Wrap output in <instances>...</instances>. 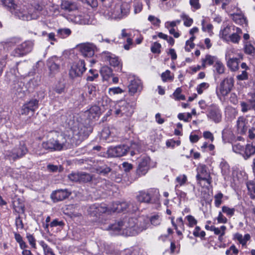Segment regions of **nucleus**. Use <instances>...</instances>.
I'll list each match as a JSON object with an SVG mask.
<instances>
[{
	"mask_svg": "<svg viewBox=\"0 0 255 255\" xmlns=\"http://www.w3.org/2000/svg\"><path fill=\"white\" fill-rule=\"evenodd\" d=\"M70 194L67 189H59L53 192L51 198L54 202H58L68 198Z\"/></svg>",
	"mask_w": 255,
	"mask_h": 255,
	"instance_id": "obj_24",
	"label": "nucleus"
},
{
	"mask_svg": "<svg viewBox=\"0 0 255 255\" xmlns=\"http://www.w3.org/2000/svg\"><path fill=\"white\" fill-rule=\"evenodd\" d=\"M244 49L245 53L248 54L254 55L255 53V49L254 47L251 44H246Z\"/></svg>",
	"mask_w": 255,
	"mask_h": 255,
	"instance_id": "obj_55",
	"label": "nucleus"
},
{
	"mask_svg": "<svg viewBox=\"0 0 255 255\" xmlns=\"http://www.w3.org/2000/svg\"><path fill=\"white\" fill-rule=\"evenodd\" d=\"M161 44L159 43H157L156 42H154L151 47V51L153 53H160V48H161Z\"/></svg>",
	"mask_w": 255,
	"mask_h": 255,
	"instance_id": "obj_59",
	"label": "nucleus"
},
{
	"mask_svg": "<svg viewBox=\"0 0 255 255\" xmlns=\"http://www.w3.org/2000/svg\"><path fill=\"white\" fill-rule=\"evenodd\" d=\"M137 210H138L137 205L133 201L117 202L113 203L110 207H107V213L110 214L114 212H133Z\"/></svg>",
	"mask_w": 255,
	"mask_h": 255,
	"instance_id": "obj_5",
	"label": "nucleus"
},
{
	"mask_svg": "<svg viewBox=\"0 0 255 255\" xmlns=\"http://www.w3.org/2000/svg\"><path fill=\"white\" fill-rule=\"evenodd\" d=\"M241 111L243 113H246L250 110L255 111V96H252L251 99L247 100V102L241 103Z\"/></svg>",
	"mask_w": 255,
	"mask_h": 255,
	"instance_id": "obj_26",
	"label": "nucleus"
},
{
	"mask_svg": "<svg viewBox=\"0 0 255 255\" xmlns=\"http://www.w3.org/2000/svg\"><path fill=\"white\" fill-rule=\"evenodd\" d=\"M26 238L30 245L33 248H36V240L33 236L29 233L26 234Z\"/></svg>",
	"mask_w": 255,
	"mask_h": 255,
	"instance_id": "obj_60",
	"label": "nucleus"
},
{
	"mask_svg": "<svg viewBox=\"0 0 255 255\" xmlns=\"http://www.w3.org/2000/svg\"><path fill=\"white\" fill-rule=\"evenodd\" d=\"M248 190L252 199L255 198V183L252 181H249L247 183Z\"/></svg>",
	"mask_w": 255,
	"mask_h": 255,
	"instance_id": "obj_40",
	"label": "nucleus"
},
{
	"mask_svg": "<svg viewBox=\"0 0 255 255\" xmlns=\"http://www.w3.org/2000/svg\"><path fill=\"white\" fill-rule=\"evenodd\" d=\"M150 221L152 225L157 226L160 224L161 218L158 215H154L150 218Z\"/></svg>",
	"mask_w": 255,
	"mask_h": 255,
	"instance_id": "obj_64",
	"label": "nucleus"
},
{
	"mask_svg": "<svg viewBox=\"0 0 255 255\" xmlns=\"http://www.w3.org/2000/svg\"><path fill=\"white\" fill-rule=\"evenodd\" d=\"M224 195L221 192H219L214 196V204L216 207L219 208L222 204V199L224 198Z\"/></svg>",
	"mask_w": 255,
	"mask_h": 255,
	"instance_id": "obj_42",
	"label": "nucleus"
},
{
	"mask_svg": "<svg viewBox=\"0 0 255 255\" xmlns=\"http://www.w3.org/2000/svg\"><path fill=\"white\" fill-rule=\"evenodd\" d=\"M209 87V84L208 83L203 82L197 86L196 90L198 94H201L203 92L207 89Z\"/></svg>",
	"mask_w": 255,
	"mask_h": 255,
	"instance_id": "obj_51",
	"label": "nucleus"
},
{
	"mask_svg": "<svg viewBox=\"0 0 255 255\" xmlns=\"http://www.w3.org/2000/svg\"><path fill=\"white\" fill-rule=\"evenodd\" d=\"M80 180L79 182H87L90 181L92 179V176L88 173L85 172L80 173Z\"/></svg>",
	"mask_w": 255,
	"mask_h": 255,
	"instance_id": "obj_48",
	"label": "nucleus"
},
{
	"mask_svg": "<svg viewBox=\"0 0 255 255\" xmlns=\"http://www.w3.org/2000/svg\"><path fill=\"white\" fill-rule=\"evenodd\" d=\"M159 192L157 189H150L147 191H141L136 196V199L139 202L146 203H156L159 199Z\"/></svg>",
	"mask_w": 255,
	"mask_h": 255,
	"instance_id": "obj_7",
	"label": "nucleus"
},
{
	"mask_svg": "<svg viewBox=\"0 0 255 255\" xmlns=\"http://www.w3.org/2000/svg\"><path fill=\"white\" fill-rule=\"evenodd\" d=\"M226 59H237V58H243V55L239 52L238 49H235L233 47H229L227 48L226 54Z\"/></svg>",
	"mask_w": 255,
	"mask_h": 255,
	"instance_id": "obj_28",
	"label": "nucleus"
},
{
	"mask_svg": "<svg viewBox=\"0 0 255 255\" xmlns=\"http://www.w3.org/2000/svg\"><path fill=\"white\" fill-rule=\"evenodd\" d=\"M96 46L93 43H87L81 44L79 49L82 54L85 57H91L94 55Z\"/></svg>",
	"mask_w": 255,
	"mask_h": 255,
	"instance_id": "obj_18",
	"label": "nucleus"
},
{
	"mask_svg": "<svg viewBox=\"0 0 255 255\" xmlns=\"http://www.w3.org/2000/svg\"><path fill=\"white\" fill-rule=\"evenodd\" d=\"M47 66L49 71V75L53 76L59 72V60L56 57H51L47 60Z\"/></svg>",
	"mask_w": 255,
	"mask_h": 255,
	"instance_id": "obj_19",
	"label": "nucleus"
},
{
	"mask_svg": "<svg viewBox=\"0 0 255 255\" xmlns=\"http://www.w3.org/2000/svg\"><path fill=\"white\" fill-rule=\"evenodd\" d=\"M234 79L232 77H227L222 81L219 90L222 96H227L230 92L234 86Z\"/></svg>",
	"mask_w": 255,
	"mask_h": 255,
	"instance_id": "obj_14",
	"label": "nucleus"
},
{
	"mask_svg": "<svg viewBox=\"0 0 255 255\" xmlns=\"http://www.w3.org/2000/svg\"><path fill=\"white\" fill-rule=\"evenodd\" d=\"M232 131L230 128H224L222 132V139L224 142H226L231 135Z\"/></svg>",
	"mask_w": 255,
	"mask_h": 255,
	"instance_id": "obj_52",
	"label": "nucleus"
},
{
	"mask_svg": "<svg viewBox=\"0 0 255 255\" xmlns=\"http://www.w3.org/2000/svg\"><path fill=\"white\" fill-rule=\"evenodd\" d=\"M181 17L184 20V25L187 27L190 26L193 23V19L188 17V15L183 13Z\"/></svg>",
	"mask_w": 255,
	"mask_h": 255,
	"instance_id": "obj_58",
	"label": "nucleus"
},
{
	"mask_svg": "<svg viewBox=\"0 0 255 255\" xmlns=\"http://www.w3.org/2000/svg\"><path fill=\"white\" fill-rule=\"evenodd\" d=\"M214 71L219 74H223L225 72V66L219 59L214 65Z\"/></svg>",
	"mask_w": 255,
	"mask_h": 255,
	"instance_id": "obj_38",
	"label": "nucleus"
},
{
	"mask_svg": "<svg viewBox=\"0 0 255 255\" xmlns=\"http://www.w3.org/2000/svg\"><path fill=\"white\" fill-rule=\"evenodd\" d=\"M129 147L128 145L123 144L111 147L108 148L107 152L110 157H121L125 155Z\"/></svg>",
	"mask_w": 255,
	"mask_h": 255,
	"instance_id": "obj_12",
	"label": "nucleus"
},
{
	"mask_svg": "<svg viewBox=\"0 0 255 255\" xmlns=\"http://www.w3.org/2000/svg\"><path fill=\"white\" fill-rule=\"evenodd\" d=\"M115 129L114 128H110L109 127H105L101 132V137L103 139L107 140L108 142H110L113 141V139H111L110 138L114 137L115 134L114 131Z\"/></svg>",
	"mask_w": 255,
	"mask_h": 255,
	"instance_id": "obj_29",
	"label": "nucleus"
},
{
	"mask_svg": "<svg viewBox=\"0 0 255 255\" xmlns=\"http://www.w3.org/2000/svg\"><path fill=\"white\" fill-rule=\"evenodd\" d=\"M87 211L91 216H98L102 213H107V207L105 204L100 205L94 204L88 207Z\"/></svg>",
	"mask_w": 255,
	"mask_h": 255,
	"instance_id": "obj_21",
	"label": "nucleus"
},
{
	"mask_svg": "<svg viewBox=\"0 0 255 255\" xmlns=\"http://www.w3.org/2000/svg\"><path fill=\"white\" fill-rule=\"evenodd\" d=\"M123 92L124 91L119 87L110 88L108 90V93L110 96L122 94Z\"/></svg>",
	"mask_w": 255,
	"mask_h": 255,
	"instance_id": "obj_54",
	"label": "nucleus"
},
{
	"mask_svg": "<svg viewBox=\"0 0 255 255\" xmlns=\"http://www.w3.org/2000/svg\"><path fill=\"white\" fill-rule=\"evenodd\" d=\"M60 7L66 12H71L78 9V5L76 1L72 0H61Z\"/></svg>",
	"mask_w": 255,
	"mask_h": 255,
	"instance_id": "obj_20",
	"label": "nucleus"
},
{
	"mask_svg": "<svg viewBox=\"0 0 255 255\" xmlns=\"http://www.w3.org/2000/svg\"><path fill=\"white\" fill-rule=\"evenodd\" d=\"M101 184L100 186L102 187V188L106 190H111V187L113 186L112 183L108 180L105 179H101Z\"/></svg>",
	"mask_w": 255,
	"mask_h": 255,
	"instance_id": "obj_56",
	"label": "nucleus"
},
{
	"mask_svg": "<svg viewBox=\"0 0 255 255\" xmlns=\"http://www.w3.org/2000/svg\"><path fill=\"white\" fill-rule=\"evenodd\" d=\"M182 90L180 88H177L173 94V96L175 100H184L185 96L181 94Z\"/></svg>",
	"mask_w": 255,
	"mask_h": 255,
	"instance_id": "obj_46",
	"label": "nucleus"
},
{
	"mask_svg": "<svg viewBox=\"0 0 255 255\" xmlns=\"http://www.w3.org/2000/svg\"><path fill=\"white\" fill-rule=\"evenodd\" d=\"M185 220L187 221V225L189 227H193L195 225H196L197 223V221L195 219V218L192 215H187L185 217Z\"/></svg>",
	"mask_w": 255,
	"mask_h": 255,
	"instance_id": "obj_50",
	"label": "nucleus"
},
{
	"mask_svg": "<svg viewBox=\"0 0 255 255\" xmlns=\"http://www.w3.org/2000/svg\"><path fill=\"white\" fill-rule=\"evenodd\" d=\"M27 152V149L25 146L22 145L13 149L6 155L15 160L17 158L21 157Z\"/></svg>",
	"mask_w": 255,
	"mask_h": 255,
	"instance_id": "obj_25",
	"label": "nucleus"
},
{
	"mask_svg": "<svg viewBox=\"0 0 255 255\" xmlns=\"http://www.w3.org/2000/svg\"><path fill=\"white\" fill-rule=\"evenodd\" d=\"M101 114V111L100 108L97 105L91 106L85 112V116L87 117L89 122L93 120H98Z\"/></svg>",
	"mask_w": 255,
	"mask_h": 255,
	"instance_id": "obj_22",
	"label": "nucleus"
},
{
	"mask_svg": "<svg viewBox=\"0 0 255 255\" xmlns=\"http://www.w3.org/2000/svg\"><path fill=\"white\" fill-rule=\"evenodd\" d=\"M102 60L106 62H108L109 64L113 67H120L121 61L118 57L115 54L108 51H104L101 54Z\"/></svg>",
	"mask_w": 255,
	"mask_h": 255,
	"instance_id": "obj_15",
	"label": "nucleus"
},
{
	"mask_svg": "<svg viewBox=\"0 0 255 255\" xmlns=\"http://www.w3.org/2000/svg\"><path fill=\"white\" fill-rule=\"evenodd\" d=\"M71 34V30L68 28L59 29L57 35L61 38H65Z\"/></svg>",
	"mask_w": 255,
	"mask_h": 255,
	"instance_id": "obj_39",
	"label": "nucleus"
},
{
	"mask_svg": "<svg viewBox=\"0 0 255 255\" xmlns=\"http://www.w3.org/2000/svg\"><path fill=\"white\" fill-rule=\"evenodd\" d=\"M226 230V227L225 226H222L220 228L215 227L213 232H214V234L216 235L221 234V236H224L225 235Z\"/></svg>",
	"mask_w": 255,
	"mask_h": 255,
	"instance_id": "obj_62",
	"label": "nucleus"
},
{
	"mask_svg": "<svg viewBox=\"0 0 255 255\" xmlns=\"http://www.w3.org/2000/svg\"><path fill=\"white\" fill-rule=\"evenodd\" d=\"M241 58L226 59L227 61V66L233 71H235L239 69V64L240 60Z\"/></svg>",
	"mask_w": 255,
	"mask_h": 255,
	"instance_id": "obj_33",
	"label": "nucleus"
},
{
	"mask_svg": "<svg viewBox=\"0 0 255 255\" xmlns=\"http://www.w3.org/2000/svg\"><path fill=\"white\" fill-rule=\"evenodd\" d=\"M235 26L228 25L221 29L220 31V36L224 40L226 41L233 31H235Z\"/></svg>",
	"mask_w": 255,
	"mask_h": 255,
	"instance_id": "obj_30",
	"label": "nucleus"
},
{
	"mask_svg": "<svg viewBox=\"0 0 255 255\" xmlns=\"http://www.w3.org/2000/svg\"><path fill=\"white\" fill-rule=\"evenodd\" d=\"M53 138L50 139L46 142H43L42 144L43 148L45 149L53 150L54 149H58L59 147L54 146L52 142Z\"/></svg>",
	"mask_w": 255,
	"mask_h": 255,
	"instance_id": "obj_45",
	"label": "nucleus"
},
{
	"mask_svg": "<svg viewBox=\"0 0 255 255\" xmlns=\"http://www.w3.org/2000/svg\"><path fill=\"white\" fill-rule=\"evenodd\" d=\"M85 70V61L83 60H79L72 64L69 70V76L71 78L80 77Z\"/></svg>",
	"mask_w": 255,
	"mask_h": 255,
	"instance_id": "obj_10",
	"label": "nucleus"
},
{
	"mask_svg": "<svg viewBox=\"0 0 255 255\" xmlns=\"http://www.w3.org/2000/svg\"><path fill=\"white\" fill-rule=\"evenodd\" d=\"M208 118L216 123L221 122L222 119V113L219 108L216 105H212L207 115Z\"/></svg>",
	"mask_w": 255,
	"mask_h": 255,
	"instance_id": "obj_17",
	"label": "nucleus"
},
{
	"mask_svg": "<svg viewBox=\"0 0 255 255\" xmlns=\"http://www.w3.org/2000/svg\"><path fill=\"white\" fill-rule=\"evenodd\" d=\"M150 161V158L147 156H143L142 157L140 160L139 161L138 165L148 169V164Z\"/></svg>",
	"mask_w": 255,
	"mask_h": 255,
	"instance_id": "obj_49",
	"label": "nucleus"
},
{
	"mask_svg": "<svg viewBox=\"0 0 255 255\" xmlns=\"http://www.w3.org/2000/svg\"><path fill=\"white\" fill-rule=\"evenodd\" d=\"M161 78L164 82L168 80L172 81L173 80V77L170 76V71L169 70H166L165 72H163L161 74Z\"/></svg>",
	"mask_w": 255,
	"mask_h": 255,
	"instance_id": "obj_61",
	"label": "nucleus"
},
{
	"mask_svg": "<svg viewBox=\"0 0 255 255\" xmlns=\"http://www.w3.org/2000/svg\"><path fill=\"white\" fill-rule=\"evenodd\" d=\"M113 112L117 117L128 118L132 115L133 108L127 101L120 100L115 104Z\"/></svg>",
	"mask_w": 255,
	"mask_h": 255,
	"instance_id": "obj_6",
	"label": "nucleus"
},
{
	"mask_svg": "<svg viewBox=\"0 0 255 255\" xmlns=\"http://www.w3.org/2000/svg\"><path fill=\"white\" fill-rule=\"evenodd\" d=\"M33 43L30 41H26L15 48L12 54L15 57L21 56L30 52L33 48Z\"/></svg>",
	"mask_w": 255,
	"mask_h": 255,
	"instance_id": "obj_11",
	"label": "nucleus"
},
{
	"mask_svg": "<svg viewBox=\"0 0 255 255\" xmlns=\"http://www.w3.org/2000/svg\"><path fill=\"white\" fill-rule=\"evenodd\" d=\"M232 19L237 24L243 25L247 24V21L244 15L241 13H233L231 14Z\"/></svg>",
	"mask_w": 255,
	"mask_h": 255,
	"instance_id": "obj_32",
	"label": "nucleus"
},
{
	"mask_svg": "<svg viewBox=\"0 0 255 255\" xmlns=\"http://www.w3.org/2000/svg\"><path fill=\"white\" fill-rule=\"evenodd\" d=\"M39 244L43 248L44 255H55L52 250L44 241L39 242Z\"/></svg>",
	"mask_w": 255,
	"mask_h": 255,
	"instance_id": "obj_41",
	"label": "nucleus"
},
{
	"mask_svg": "<svg viewBox=\"0 0 255 255\" xmlns=\"http://www.w3.org/2000/svg\"><path fill=\"white\" fill-rule=\"evenodd\" d=\"M100 72L103 78L106 80H108V79L113 75V71L108 66L102 67L101 69Z\"/></svg>",
	"mask_w": 255,
	"mask_h": 255,
	"instance_id": "obj_34",
	"label": "nucleus"
},
{
	"mask_svg": "<svg viewBox=\"0 0 255 255\" xmlns=\"http://www.w3.org/2000/svg\"><path fill=\"white\" fill-rule=\"evenodd\" d=\"M235 238L242 246H245L247 242L250 240L251 236L248 234L245 235L244 236L240 234H237L235 235Z\"/></svg>",
	"mask_w": 255,
	"mask_h": 255,
	"instance_id": "obj_37",
	"label": "nucleus"
},
{
	"mask_svg": "<svg viewBox=\"0 0 255 255\" xmlns=\"http://www.w3.org/2000/svg\"><path fill=\"white\" fill-rule=\"evenodd\" d=\"M66 18L69 21L81 25H95L97 23V20L93 16L83 12H80L77 15L68 14Z\"/></svg>",
	"mask_w": 255,
	"mask_h": 255,
	"instance_id": "obj_8",
	"label": "nucleus"
},
{
	"mask_svg": "<svg viewBox=\"0 0 255 255\" xmlns=\"http://www.w3.org/2000/svg\"><path fill=\"white\" fill-rule=\"evenodd\" d=\"M249 128V121L244 117H240L238 118L236 126V132L239 134H244Z\"/></svg>",
	"mask_w": 255,
	"mask_h": 255,
	"instance_id": "obj_16",
	"label": "nucleus"
},
{
	"mask_svg": "<svg viewBox=\"0 0 255 255\" xmlns=\"http://www.w3.org/2000/svg\"><path fill=\"white\" fill-rule=\"evenodd\" d=\"M38 108V101L36 99L31 100L22 106L21 113L22 114L28 115L31 112L32 115H33Z\"/></svg>",
	"mask_w": 255,
	"mask_h": 255,
	"instance_id": "obj_23",
	"label": "nucleus"
},
{
	"mask_svg": "<svg viewBox=\"0 0 255 255\" xmlns=\"http://www.w3.org/2000/svg\"><path fill=\"white\" fill-rule=\"evenodd\" d=\"M187 181V176L185 174H180L175 178V189L177 187L183 186Z\"/></svg>",
	"mask_w": 255,
	"mask_h": 255,
	"instance_id": "obj_36",
	"label": "nucleus"
},
{
	"mask_svg": "<svg viewBox=\"0 0 255 255\" xmlns=\"http://www.w3.org/2000/svg\"><path fill=\"white\" fill-rule=\"evenodd\" d=\"M193 235L196 237L203 238L205 237L206 234L204 231H201L199 227L196 226L193 231Z\"/></svg>",
	"mask_w": 255,
	"mask_h": 255,
	"instance_id": "obj_57",
	"label": "nucleus"
},
{
	"mask_svg": "<svg viewBox=\"0 0 255 255\" xmlns=\"http://www.w3.org/2000/svg\"><path fill=\"white\" fill-rule=\"evenodd\" d=\"M54 90L58 94H61L64 92L65 84L63 83H58L55 87Z\"/></svg>",
	"mask_w": 255,
	"mask_h": 255,
	"instance_id": "obj_63",
	"label": "nucleus"
},
{
	"mask_svg": "<svg viewBox=\"0 0 255 255\" xmlns=\"http://www.w3.org/2000/svg\"><path fill=\"white\" fill-rule=\"evenodd\" d=\"M241 39V36L237 33H234V31L230 35V36L225 41L232 42L234 43H238Z\"/></svg>",
	"mask_w": 255,
	"mask_h": 255,
	"instance_id": "obj_44",
	"label": "nucleus"
},
{
	"mask_svg": "<svg viewBox=\"0 0 255 255\" xmlns=\"http://www.w3.org/2000/svg\"><path fill=\"white\" fill-rule=\"evenodd\" d=\"M218 58L214 56L206 55L204 58L202 59V68L204 69L206 66L214 65Z\"/></svg>",
	"mask_w": 255,
	"mask_h": 255,
	"instance_id": "obj_31",
	"label": "nucleus"
},
{
	"mask_svg": "<svg viewBox=\"0 0 255 255\" xmlns=\"http://www.w3.org/2000/svg\"><path fill=\"white\" fill-rule=\"evenodd\" d=\"M114 0H100V4L106 8L105 11L110 9L112 7V5L113 3Z\"/></svg>",
	"mask_w": 255,
	"mask_h": 255,
	"instance_id": "obj_53",
	"label": "nucleus"
},
{
	"mask_svg": "<svg viewBox=\"0 0 255 255\" xmlns=\"http://www.w3.org/2000/svg\"><path fill=\"white\" fill-rule=\"evenodd\" d=\"M196 178L198 180L205 181L208 184L211 183V178L208 167L204 164H199L197 168Z\"/></svg>",
	"mask_w": 255,
	"mask_h": 255,
	"instance_id": "obj_13",
	"label": "nucleus"
},
{
	"mask_svg": "<svg viewBox=\"0 0 255 255\" xmlns=\"http://www.w3.org/2000/svg\"><path fill=\"white\" fill-rule=\"evenodd\" d=\"M235 211L234 208H230L227 206H223L222 207V212L229 217H231L234 215Z\"/></svg>",
	"mask_w": 255,
	"mask_h": 255,
	"instance_id": "obj_43",
	"label": "nucleus"
},
{
	"mask_svg": "<svg viewBox=\"0 0 255 255\" xmlns=\"http://www.w3.org/2000/svg\"><path fill=\"white\" fill-rule=\"evenodd\" d=\"M232 150L236 153L242 155L245 160H247L255 154V145L252 143H247L245 146L240 143H235L232 144Z\"/></svg>",
	"mask_w": 255,
	"mask_h": 255,
	"instance_id": "obj_9",
	"label": "nucleus"
},
{
	"mask_svg": "<svg viewBox=\"0 0 255 255\" xmlns=\"http://www.w3.org/2000/svg\"><path fill=\"white\" fill-rule=\"evenodd\" d=\"M148 222L147 218L137 219L126 217L110 225L108 230L112 235L135 236L148 228Z\"/></svg>",
	"mask_w": 255,
	"mask_h": 255,
	"instance_id": "obj_2",
	"label": "nucleus"
},
{
	"mask_svg": "<svg viewBox=\"0 0 255 255\" xmlns=\"http://www.w3.org/2000/svg\"><path fill=\"white\" fill-rule=\"evenodd\" d=\"M111 168L106 165L99 166L96 168L98 173L103 175H106L111 171Z\"/></svg>",
	"mask_w": 255,
	"mask_h": 255,
	"instance_id": "obj_47",
	"label": "nucleus"
},
{
	"mask_svg": "<svg viewBox=\"0 0 255 255\" xmlns=\"http://www.w3.org/2000/svg\"><path fill=\"white\" fill-rule=\"evenodd\" d=\"M68 128L70 129L68 135L60 134L57 139L53 138V143L58 149L54 150H60L69 148L71 145L78 144L86 138L92 131V127L89 125L88 128L81 124L78 123L71 118L66 121Z\"/></svg>",
	"mask_w": 255,
	"mask_h": 255,
	"instance_id": "obj_1",
	"label": "nucleus"
},
{
	"mask_svg": "<svg viewBox=\"0 0 255 255\" xmlns=\"http://www.w3.org/2000/svg\"><path fill=\"white\" fill-rule=\"evenodd\" d=\"M130 6L126 3H117L114 8L105 11L104 15L108 18L122 19L127 16L129 12Z\"/></svg>",
	"mask_w": 255,
	"mask_h": 255,
	"instance_id": "obj_4",
	"label": "nucleus"
},
{
	"mask_svg": "<svg viewBox=\"0 0 255 255\" xmlns=\"http://www.w3.org/2000/svg\"><path fill=\"white\" fill-rule=\"evenodd\" d=\"M3 4L9 8L12 14L23 20L37 19L43 9L42 6L39 4L27 8L25 5L15 4L13 0H4Z\"/></svg>",
	"mask_w": 255,
	"mask_h": 255,
	"instance_id": "obj_3",
	"label": "nucleus"
},
{
	"mask_svg": "<svg viewBox=\"0 0 255 255\" xmlns=\"http://www.w3.org/2000/svg\"><path fill=\"white\" fill-rule=\"evenodd\" d=\"M220 167L221 169V172L226 178V176H228L230 173V166L228 163L224 160H222L220 164Z\"/></svg>",
	"mask_w": 255,
	"mask_h": 255,
	"instance_id": "obj_35",
	"label": "nucleus"
},
{
	"mask_svg": "<svg viewBox=\"0 0 255 255\" xmlns=\"http://www.w3.org/2000/svg\"><path fill=\"white\" fill-rule=\"evenodd\" d=\"M142 90V85L141 81L139 79H134L131 80L129 85H128L129 92L131 94L140 92Z\"/></svg>",
	"mask_w": 255,
	"mask_h": 255,
	"instance_id": "obj_27",
	"label": "nucleus"
}]
</instances>
